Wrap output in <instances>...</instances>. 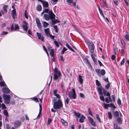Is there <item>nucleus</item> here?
I'll return each mask as SVG.
<instances>
[{
	"label": "nucleus",
	"instance_id": "f257e3e1",
	"mask_svg": "<svg viewBox=\"0 0 129 129\" xmlns=\"http://www.w3.org/2000/svg\"><path fill=\"white\" fill-rule=\"evenodd\" d=\"M85 42L88 45L89 50L90 52V54L94 53V50L95 49V46L93 42L91 40H85Z\"/></svg>",
	"mask_w": 129,
	"mask_h": 129
},
{
	"label": "nucleus",
	"instance_id": "f03ea898",
	"mask_svg": "<svg viewBox=\"0 0 129 129\" xmlns=\"http://www.w3.org/2000/svg\"><path fill=\"white\" fill-rule=\"evenodd\" d=\"M55 15L52 11H49L48 14L45 13L44 14V18L47 21L49 20L50 19L51 20L54 19H55Z\"/></svg>",
	"mask_w": 129,
	"mask_h": 129
},
{
	"label": "nucleus",
	"instance_id": "7ed1b4c3",
	"mask_svg": "<svg viewBox=\"0 0 129 129\" xmlns=\"http://www.w3.org/2000/svg\"><path fill=\"white\" fill-rule=\"evenodd\" d=\"M54 103L53 107L55 109H60L63 106V104L61 100H58L56 102L53 101Z\"/></svg>",
	"mask_w": 129,
	"mask_h": 129
},
{
	"label": "nucleus",
	"instance_id": "20e7f679",
	"mask_svg": "<svg viewBox=\"0 0 129 129\" xmlns=\"http://www.w3.org/2000/svg\"><path fill=\"white\" fill-rule=\"evenodd\" d=\"M54 76L53 77V79L54 80H56L59 78H60L61 76V73L60 71H58V69L56 67H55L54 69Z\"/></svg>",
	"mask_w": 129,
	"mask_h": 129
},
{
	"label": "nucleus",
	"instance_id": "39448f33",
	"mask_svg": "<svg viewBox=\"0 0 129 129\" xmlns=\"http://www.w3.org/2000/svg\"><path fill=\"white\" fill-rule=\"evenodd\" d=\"M3 96L4 100L5 103L7 104H9L10 102V95L4 94Z\"/></svg>",
	"mask_w": 129,
	"mask_h": 129
},
{
	"label": "nucleus",
	"instance_id": "423d86ee",
	"mask_svg": "<svg viewBox=\"0 0 129 129\" xmlns=\"http://www.w3.org/2000/svg\"><path fill=\"white\" fill-rule=\"evenodd\" d=\"M68 96L70 99L76 98V95L75 93V91L74 89H73L72 91H70L68 94Z\"/></svg>",
	"mask_w": 129,
	"mask_h": 129
},
{
	"label": "nucleus",
	"instance_id": "0eeeda50",
	"mask_svg": "<svg viewBox=\"0 0 129 129\" xmlns=\"http://www.w3.org/2000/svg\"><path fill=\"white\" fill-rule=\"evenodd\" d=\"M23 24L22 25V27L23 28V30L26 31H27L28 29L27 26V23L25 21H23Z\"/></svg>",
	"mask_w": 129,
	"mask_h": 129
},
{
	"label": "nucleus",
	"instance_id": "6e6552de",
	"mask_svg": "<svg viewBox=\"0 0 129 129\" xmlns=\"http://www.w3.org/2000/svg\"><path fill=\"white\" fill-rule=\"evenodd\" d=\"M38 1L42 3L43 6L44 8H47L49 6L48 2L45 1H43L42 0H38Z\"/></svg>",
	"mask_w": 129,
	"mask_h": 129
},
{
	"label": "nucleus",
	"instance_id": "1a4fd4ad",
	"mask_svg": "<svg viewBox=\"0 0 129 129\" xmlns=\"http://www.w3.org/2000/svg\"><path fill=\"white\" fill-rule=\"evenodd\" d=\"M55 97H53L52 101H57L58 100H61L60 95L58 94H57L55 95H54Z\"/></svg>",
	"mask_w": 129,
	"mask_h": 129
},
{
	"label": "nucleus",
	"instance_id": "9d476101",
	"mask_svg": "<svg viewBox=\"0 0 129 129\" xmlns=\"http://www.w3.org/2000/svg\"><path fill=\"white\" fill-rule=\"evenodd\" d=\"M36 34L38 37V39L41 40V41H44V38L43 36L42 35L41 33L38 32L36 33Z\"/></svg>",
	"mask_w": 129,
	"mask_h": 129
},
{
	"label": "nucleus",
	"instance_id": "9b49d317",
	"mask_svg": "<svg viewBox=\"0 0 129 129\" xmlns=\"http://www.w3.org/2000/svg\"><path fill=\"white\" fill-rule=\"evenodd\" d=\"M2 90L4 93L7 94L9 93L10 91L9 89L5 87L2 88Z\"/></svg>",
	"mask_w": 129,
	"mask_h": 129
},
{
	"label": "nucleus",
	"instance_id": "f8f14e48",
	"mask_svg": "<svg viewBox=\"0 0 129 129\" xmlns=\"http://www.w3.org/2000/svg\"><path fill=\"white\" fill-rule=\"evenodd\" d=\"M88 119L91 124L93 126H96L95 123L93 119L90 117H88Z\"/></svg>",
	"mask_w": 129,
	"mask_h": 129
},
{
	"label": "nucleus",
	"instance_id": "ddd939ff",
	"mask_svg": "<svg viewBox=\"0 0 129 129\" xmlns=\"http://www.w3.org/2000/svg\"><path fill=\"white\" fill-rule=\"evenodd\" d=\"M36 21L38 28L40 29H41L42 26L39 19L38 18H36Z\"/></svg>",
	"mask_w": 129,
	"mask_h": 129
},
{
	"label": "nucleus",
	"instance_id": "4468645a",
	"mask_svg": "<svg viewBox=\"0 0 129 129\" xmlns=\"http://www.w3.org/2000/svg\"><path fill=\"white\" fill-rule=\"evenodd\" d=\"M104 88L102 86L99 87L98 88V90L100 95H103V93L102 91H103Z\"/></svg>",
	"mask_w": 129,
	"mask_h": 129
},
{
	"label": "nucleus",
	"instance_id": "2eb2a0df",
	"mask_svg": "<svg viewBox=\"0 0 129 129\" xmlns=\"http://www.w3.org/2000/svg\"><path fill=\"white\" fill-rule=\"evenodd\" d=\"M21 122L19 121H17L14 123V127L15 128H17L21 124Z\"/></svg>",
	"mask_w": 129,
	"mask_h": 129
},
{
	"label": "nucleus",
	"instance_id": "dca6fc26",
	"mask_svg": "<svg viewBox=\"0 0 129 129\" xmlns=\"http://www.w3.org/2000/svg\"><path fill=\"white\" fill-rule=\"evenodd\" d=\"M44 31L47 36V37H48V36H49L50 34L49 32V28L45 29H44Z\"/></svg>",
	"mask_w": 129,
	"mask_h": 129
},
{
	"label": "nucleus",
	"instance_id": "f3484780",
	"mask_svg": "<svg viewBox=\"0 0 129 129\" xmlns=\"http://www.w3.org/2000/svg\"><path fill=\"white\" fill-rule=\"evenodd\" d=\"M90 54L94 62L95 63H97V60L95 59V58L94 57V56L95 55V53Z\"/></svg>",
	"mask_w": 129,
	"mask_h": 129
},
{
	"label": "nucleus",
	"instance_id": "a211bd4d",
	"mask_svg": "<svg viewBox=\"0 0 129 129\" xmlns=\"http://www.w3.org/2000/svg\"><path fill=\"white\" fill-rule=\"evenodd\" d=\"M11 14L13 18L14 19L15 18V16L16 15V10L15 9H14L12 11Z\"/></svg>",
	"mask_w": 129,
	"mask_h": 129
},
{
	"label": "nucleus",
	"instance_id": "6ab92c4d",
	"mask_svg": "<svg viewBox=\"0 0 129 129\" xmlns=\"http://www.w3.org/2000/svg\"><path fill=\"white\" fill-rule=\"evenodd\" d=\"M105 100L106 102L107 103H109L110 102H111L112 101L110 96L106 98Z\"/></svg>",
	"mask_w": 129,
	"mask_h": 129
},
{
	"label": "nucleus",
	"instance_id": "aec40b11",
	"mask_svg": "<svg viewBox=\"0 0 129 129\" xmlns=\"http://www.w3.org/2000/svg\"><path fill=\"white\" fill-rule=\"evenodd\" d=\"M83 60L86 64H88L91 67V64L90 63L88 59L87 58H85Z\"/></svg>",
	"mask_w": 129,
	"mask_h": 129
},
{
	"label": "nucleus",
	"instance_id": "412c9836",
	"mask_svg": "<svg viewBox=\"0 0 129 129\" xmlns=\"http://www.w3.org/2000/svg\"><path fill=\"white\" fill-rule=\"evenodd\" d=\"M82 77V76L80 75H79L78 76L79 81L81 84H82L83 82Z\"/></svg>",
	"mask_w": 129,
	"mask_h": 129
},
{
	"label": "nucleus",
	"instance_id": "4be33fe9",
	"mask_svg": "<svg viewBox=\"0 0 129 129\" xmlns=\"http://www.w3.org/2000/svg\"><path fill=\"white\" fill-rule=\"evenodd\" d=\"M85 117L83 115H82L80 119L79 122L81 123L84 122V120L85 119Z\"/></svg>",
	"mask_w": 129,
	"mask_h": 129
},
{
	"label": "nucleus",
	"instance_id": "5701e85b",
	"mask_svg": "<svg viewBox=\"0 0 129 129\" xmlns=\"http://www.w3.org/2000/svg\"><path fill=\"white\" fill-rule=\"evenodd\" d=\"M60 121L65 126H67L68 125V123L67 121H64L63 119H61Z\"/></svg>",
	"mask_w": 129,
	"mask_h": 129
},
{
	"label": "nucleus",
	"instance_id": "b1692460",
	"mask_svg": "<svg viewBox=\"0 0 129 129\" xmlns=\"http://www.w3.org/2000/svg\"><path fill=\"white\" fill-rule=\"evenodd\" d=\"M117 120L118 123H119L120 124H121L122 123V118L121 117L118 118H117Z\"/></svg>",
	"mask_w": 129,
	"mask_h": 129
},
{
	"label": "nucleus",
	"instance_id": "393cba45",
	"mask_svg": "<svg viewBox=\"0 0 129 129\" xmlns=\"http://www.w3.org/2000/svg\"><path fill=\"white\" fill-rule=\"evenodd\" d=\"M0 86H7V85L4 81H0Z\"/></svg>",
	"mask_w": 129,
	"mask_h": 129
},
{
	"label": "nucleus",
	"instance_id": "a878e982",
	"mask_svg": "<svg viewBox=\"0 0 129 129\" xmlns=\"http://www.w3.org/2000/svg\"><path fill=\"white\" fill-rule=\"evenodd\" d=\"M52 20L51 21L52 23L53 24H54L56 23H59L60 22V21L56 19H53V20Z\"/></svg>",
	"mask_w": 129,
	"mask_h": 129
},
{
	"label": "nucleus",
	"instance_id": "bb28decb",
	"mask_svg": "<svg viewBox=\"0 0 129 129\" xmlns=\"http://www.w3.org/2000/svg\"><path fill=\"white\" fill-rule=\"evenodd\" d=\"M121 42L123 46L125 48L126 47V44L124 41L123 39H122L121 40Z\"/></svg>",
	"mask_w": 129,
	"mask_h": 129
},
{
	"label": "nucleus",
	"instance_id": "cd10ccee",
	"mask_svg": "<svg viewBox=\"0 0 129 129\" xmlns=\"http://www.w3.org/2000/svg\"><path fill=\"white\" fill-rule=\"evenodd\" d=\"M50 54V55L52 57H53V58H54V49H52L51 50Z\"/></svg>",
	"mask_w": 129,
	"mask_h": 129
},
{
	"label": "nucleus",
	"instance_id": "c85d7f7f",
	"mask_svg": "<svg viewBox=\"0 0 129 129\" xmlns=\"http://www.w3.org/2000/svg\"><path fill=\"white\" fill-rule=\"evenodd\" d=\"M119 113L118 111H115L113 113L114 115L116 117L119 116Z\"/></svg>",
	"mask_w": 129,
	"mask_h": 129
},
{
	"label": "nucleus",
	"instance_id": "c756f323",
	"mask_svg": "<svg viewBox=\"0 0 129 129\" xmlns=\"http://www.w3.org/2000/svg\"><path fill=\"white\" fill-rule=\"evenodd\" d=\"M43 26L44 27H46L49 25V24L45 21H43Z\"/></svg>",
	"mask_w": 129,
	"mask_h": 129
},
{
	"label": "nucleus",
	"instance_id": "7c9ffc66",
	"mask_svg": "<svg viewBox=\"0 0 129 129\" xmlns=\"http://www.w3.org/2000/svg\"><path fill=\"white\" fill-rule=\"evenodd\" d=\"M54 42L55 45L57 46V47H58L59 46V44H60L59 42H58L55 40L54 41Z\"/></svg>",
	"mask_w": 129,
	"mask_h": 129
},
{
	"label": "nucleus",
	"instance_id": "2f4dec72",
	"mask_svg": "<svg viewBox=\"0 0 129 129\" xmlns=\"http://www.w3.org/2000/svg\"><path fill=\"white\" fill-rule=\"evenodd\" d=\"M42 7L40 5H39L37 6V9L38 11H40L41 10Z\"/></svg>",
	"mask_w": 129,
	"mask_h": 129
},
{
	"label": "nucleus",
	"instance_id": "473e14b6",
	"mask_svg": "<svg viewBox=\"0 0 129 129\" xmlns=\"http://www.w3.org/2000/svg\"><path fill=\"white\" fill-rule=\"evenodd\" d=\"M66 45V46L70 50L73 52H74V50L70 46L68 43H67Z\"/></svg>",
	"mask_w": 129,
	"mask_h": 129
},
{
	"label": "nucleus",
	"instance_id": "72a5a7b5",
	"mask_svg": "<svg viewBox=\"0 0 129 129\" xmlns=\"http://www.w3.org/2000/svg\"><path fill=\"white\" fill-rule=\"evenodd\" d=\"M74 114L78 118H79L81 116V113H76L75 112H74Z\"/></svg>",
	"mask_w": 129,
	"mask_h": 129
},
{
	"label": "nucleus",
	"instance_id": "f704fd0d",
	"mask_svg": "<svg viewBox=\"0 0 129 129\" xmlns=\"http://www.w3.org/2000/svg\"><path fill=\"white\" fill-rule=\"evenodd\" d=\"M3 113L4 115L6 117H8L9 116L8 113L6 110H4L3 111Z\"/></svg>",
	"mask_w": 129,
	"mask_h": 129
},
{
	"label": "nucleus",
	"instance_id": "c9c22d12",
	"mask_svg": "<svg viewBox=\"0 0 129 129\" xmlns=\"http://www.w3.org/2000/svg\"><path fill=\"white\" fill-rule=\"evenodd\" d=\"M100 74H101L102 76H104L106 73L104 69L101 70L100 71Z\"/></svg>",
	"mask_w": 129,
	"mask_h": 129
},
{
	"label": "nucleus",
	"instance_id": "e433bc0d",
	"mask_svg": "<svg viewBox=\"0 0 129 129\" xmlns=\"http://www.w3.org/2000/svg\"><path fill=\"white\" fill-rule=\"evenodd\" d=\"M95 71L97 74L99 76H100V70L99 69H95Z\"/></svg>",
	"mask_w": 129,
	"mask_h": 129
},
{
	"label": "nucleus",
	"instance_id": "4c0bfd02",
	"mask_svg": "<svg viewBox=\"0 0 129 129\" xmlns=\"http://www.w3.org/2000/svg\"><path fill=\"white\" fill-rule=\"evenodd\" d=\"M8 7V6L6 5H4L3 6V8L4 10L6 12H7V8Z\"/></svg>",
	"mask_w": 129,
	"mask_h": 129
},
{
	"label": "nucleus",
	"instance_id": "58836bf2",
	"mask_svg": "<svg viewBox=\"0 0 129 129\" xmlns=\"http://www.w3.org/2000/svg\"><path fill=\"white\" fill-rule=\"evenodd\" d=\"M124 37L127 41H129V35L126 34L124 36Z\"/></svg>",
	"mask_w": 129,
	"mask_h": 129
},
{
	"label": "nucleus",
	"instance_id": "ea45409f",
	"mask_svg": "<svg viewBox=\"0 0 129 129\" xmlns=\"http://www.w3.org/2000/svg\"><path fill=\"white\" fill-rule=\"evenodd\" d=\"M108 116L109 118L110 119H111L112 118V116L111 113L110 112H108Z\"/></svg>",
	"mask_w": 129,
	"mask_h": 129
},
{
	"label": "nucleus",
	"instance_id": "a19ab883",
	"mask_svg": "<svg viewBox=\"0 0 129 129\" xmlns=\"http://www.w3.org/2000/svg\"><path fill=\"white\" fill-rule=\"evenodd\" d=\"M110 86V83H109L107 84L105 86V88L106 89H108L109 88Z\"/></svg>",
	"mask_w": 129,
	"mask_h": 129
},
{
	"label": "nucleus",
	"instance_id": "79ce46f5",
	"mask_svg": "<svg viewBox=\"0 0 129 129\" xmlns=\"http://www.w3.org/2000/svg\"><path fill=\"white\" fill-rule=\"evenodd\" d=\"M15 28H14V30H15L19 29V26L18 24H15Z\"/></svg>",
	"mask_w": 129,
	"mask_h": 129
},
{
	"label": "nucleus",
	"instance_id": "37998d69",
	"mask_svg": "<svg viewBox=\"0 0 129 129\" xmlns=\"http://www.w3.org/2000/svg\"><path fill=\"white\" fill-rule=\"evenodd\" d=\"M96 117L97 119L100 122H101V121L100 117L99 115L98 114H96Z\"/></svg>",
	"mask_w": 129,
	"mask_h": 129
},
{
	"label": "nucleus",
	"instance_id": "c03bdc74",
	"mask_svg": "<svg viewBox=\"0 0 129 129\" xmlns=\"http://www.w3.org/2000/svg\"><path fill=\"white\" fill-rule=\"evenodd\" d=\"M24 16L25 18L27 19H28V17L27 15V13L26 10H25V11Z\"/></svg>",
	"mask_w": 129,
	"mask_h": 129
},
{
	"label": "nucleus",
	"instance_id": "a18cd8bd",
	"mask_svg": "<svg viewBox=\"0 0 129 129\" xmlns=\"http://www.w3.org/2000/svg\"><path fill=\"white\" fill-rule=\"evenodd\" d=\"M1 107L2 109H6V106L4 103H2V104Z\"/></svg>",
	"mask_w": 129,
	"mask_h": 129
},
{
	"label": "nucleus",
	"instance_id": "49530a36",
	"mask_svg": "<svg viewBox=\"0 0 129 129\" xmlns=\"http://www.w3.org/2000/svg\"><path fill=\"white\" fill-rule=\"evenodd\" d=\"M88 114L91 116H93L91 111L90 108L88 109Z\"/></svg>",
	"mask_w": 129,
	"mask_h": 129
},
{
	"label": "nucleus",
	"instance_id": "de8ad7c7",
	"mask_svg": "<svg viewBox=\"0 0 129 129\" xmlns=\"http://www.w3.org/2000/svg\"><path fill=\"white\" fill-rule=\"evenodd\" d=\"M104 106V107L106 109H107L108 107L109 106V105L108 104H106L105 103H104L103 104Z\"/></svg>",
	"mask_w": 129,
	"mask_h": 129
},
{
	"label": "nucleus",
	"instance_id": "09e8293b",
	"mask_svg": "<svg viewBox=\"0 0 129 129\" xmlns=\"http://www.w3.org/2000/svg\"><path fill=\"white\" fill-rule=\"evenodd\" d=\"M125 60V59L123 58L120 63V66H122V65L124 64V63Z\"/></svg>",
	"mask_w": 129,
	"mask_h": 129
},
{
	"label": "nucleus",
	"instance_id": "8fccbe9b",
	"mask_svg": "<svg viewBox=\"0 0 129 129\" xmlns=\"http://www.w3.org/2000/svg\"><path fill=\"white\" fill-rule=\"evenodd\" d=\"M109 105V106H110V107H113V108L114 109L116 107L112 103H111Z\"/></svg>",
	"mask_w": 129,
	"mask_h": 129
},
{
	"label": "nucleus",
	"instance_id": "3c124183",
	"mask_svg": "<svg viewBox=\"0 0 129 129\" xmlns=\"http://www.w3.org/2000/svg\"><path fill=\"white\" fill-rule=\"evenodd\" d=\"M101 95L100 96V99L103 101H105V99L104 98V97L103 95Z\"/></svg>",
	"mask_w": 129,
	"mask_h": 129
},
{
	"label": "nucleus",
	"instance_id": "603ef678",
	"mask_svg": "<svg viewBox=\"0 0 129 129\" xmlns=\"http://www.w3.org/2000/svg\"><path fill=\"white\" fill-rule=\"evenodd\" d=\"M67 50V49H66L65 47H64L63 48V50H62L61 52V53L62 54L64 53V52Z\"/></svg>",
	"mask_w": 129,
	"mask_h": 129
},
{
	"label": "nucleus",
	"instance_id": "864d4df0",
	"mask_svg": "<svg viewBox=\"0 0 129 129\" xmlns=\"http://www.w3.org/2000/svg\"><path fill=\"white\" fill-rule=\"evenodd\" d=\"M33 100L34 101L36 102H39V101L38 98H35L33 99Z\"/></svg>",
	"mask_w": 129,
	"mask_h": 129
},
{
	"label": "nucleus",
	"instance_id": "5fc2aeb1",
	"mask_svg": "<svg viewBox=\"0 0 129 129\" xmlns=\"http://www.w3.org/2000/svg\"><path fill=\"white\" fill-rule=\"evenodd\" d=\"M96 85L99 86H100L101 85V84L99 83V81L97 80H96Z\"/></svg>",
	"mask_w": 129,
	"mask_h": 129
},
{
	"label": "nucleus",
	"instance_id": "6e6d98bb",
	"mask_svg": "<svg viewBox=\"0 0 129 129\" xmlns=\"http://www.w3.org/2000/svg\"><path fill=\"white\" fill-rule=\"evenodd\" d=\"M103 93L104 95L105 96H106V93L107 92V91L105 89H103Z\"/></svg>",
	"mask_w": 129,
	"mask_h": 129
},
{
	"label": "nucleus",
	"instance_id": "4d7b16f0",
	"mask_svg": "<svg viewBox=\"0 0 129 129\" xmlns=\"http://www.w3.org/2000/svg\"><path fill=\"white\" fill-rule=\"evenodd\" d=\"M73 0H67V3L70 5L72 3Z\"/></svg>",
	"mask_w": 129,
	"mask_h": 129
},
{
	"label": "nucleus",
	"instance_id": "13d9d810",
	"mask_svg": "<svg viewBox=\"0 0 129 129\" xmlns=\"http://www.w3.org/2000/svg\"><path fill=\"white\" fill-rule=\"evenodd\" d=\"M114 129H117V124L116 123H114Z\"/></svg>",
	"mask_w": 129,
	"mask_h": 129
},
{
	"label": "nucleus",
	"instance_id": "bf43d9fd",
	"mask_svg": "<svg viewBox=\"0 0 129 129\" xmlns=\"http://www.w3.org/2000/svg\"><path fill=\"white\" fill-rule=\"evenodd\" d=\"M50 37L51 39L53 40L54 39V38L55 37L54 36L50 34L49 35V36H48V37Z\"/></svg>",
	"mask_w": 129,
	"mask_h": 129
},
{
	"label": "nucleus",
	"instance_id": "052dcab7",
	"mask_svg": "<svg viewBox=\"0 0 129 129\" xmlns=\"http://www.w3.org/2000/svg\"><path fill=\"white\" fill-rule=\"evenodd\" d=\"M117 103L118 105H120L121 104V101L120 99H118L117 100Z\"/></svg>",
	"mask_w": 129,
	"mask_h": 129
},
{
	"label": "nucleus",
	"instance_id": "680f3d73",
	"mask_svg": "<svg viewBox=\"0 0 129 129\" xmlns=\"http://www.w3.org/2000/svg\"><path fill=\"white\" fill-rule=\"evenodd\" d=\"M99 12L100 13V14L104 17H105V16L103 14V12H102V10H101V11H99Z\"/></svg>",
	"mask_w": 129,
	"mask_h": 129
},
{
	"label": "nucleus",
	"instance_id": "e2e57ef3",
	"mask_svg": "<svg viewBox=\"0 0 129 129\" xmlns=\"http://www.w3.org/2000/svg\"><path fill=\"white\" fill-rule=\"evenodd\" d=\"M53 94L54 95H55L57 94V90L56 89L54 90L53 91Z\"/></svg>",
	"mask_w": 129,
	"mask_h": 129
},
{
	"label": "nucleus",
	"instance_id": "0e129e2a",
	"mask_svg": "<svg viewBox=\"0 0 129 129\" xmlns=\"http://www.w3.org/2000/svg\"><path fill=\"white\" fill-rule=\"evenodd\" d=\"M111 97L112 99V101L113 102H115V96L114 95H112L111 96Z\"/></svg>",
	"mask_w": 129,
	"mask_h": 129
},
{
	"label": "nucleus",
	"instance_id": "69168bd1",
	"mask_svg": "<svg viewBox=\"0 0 129 129\" xmlns=\"http://www.w3.org/2000/svg\"><path fill=\"white\" fill-rule=\"evenodd\" d=\"M114 3L116 5H117L118 4V1L117 0H114Z\"/></svg>",
	"mask_w": 129,
	"mask_h": 129
},
{
	"label": "nucleus",
	"instance_id": "338daca9",
	"mask_svg": "<svg viewBox=\"0 0 129 129\" xmlns=\"http://www.w3.org/2000/svg\"><path fill=\"white\" fill-rule=\"evenodd\" d=\"M45 13H48L49 12V10L47 9H45L43 10Z\"/></svg>",
	"mask_w": 129,
	"mask_h": 129
},
{
	"label": "nucleus",
	"instance_id": "774afa93",
	"mask_svg": "<svg viewBox=\"0 0 129 129\" xmlns=\"http://www.w3.org/2000/svg\"><path fill=\"white\" fill-rule=\"evenodd\" d=\"M60 60L61 61H64V58L62 56H60Z\"/></svg>",
	"mask_w": 129,
	"mask_h": 129
}]
</instances>
